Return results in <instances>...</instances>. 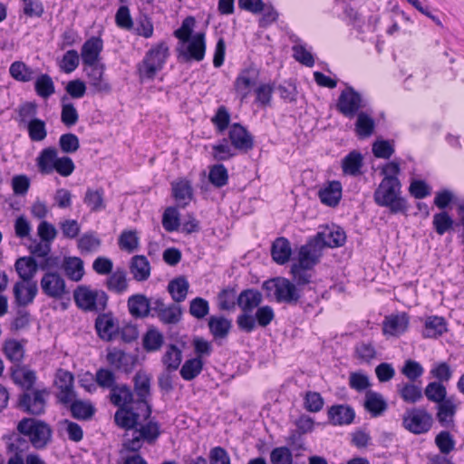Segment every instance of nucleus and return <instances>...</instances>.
<instances>
[{
	"instance_id": "nucleus-1",
	"label": "nucleus",
	"mask_w": 464,
	"mask_h": 464,
	"mask_svg": "<svg viewBox=\"0 0 464 464\" xmlns=\"http://www.w3.org/2000/svg\"><path fill=\"white\" fill-rule=\"evenodd\" d=\"M401 183L399 179H382L373 193L374 202L380 207H386L391 213H405L408 204L401 196Z\"/></svg>"
},
{
	"instance_id": "nucleus-2",
	"label": "nucleus",
	"mask_w": 464,
	"mask_h": 464,
	"mask_svg": "<svg viewBox=\"0 0 464 464\" xmlns=\"http://www.w3.org/2000/svg\"><path fill=\"white\" fill-rule=\"evenodd\" d=\"M17 431L23 435L35 450H44L52 441L51 426L39 419L23 418L17 424Z\"/></svg>"
},
{
	"instance_id": "nucleus-3",
	"label": "nucleus",
	"mask_w": 464,
	"mask_h": 464,
	"mask_svg": "<svg viewBox=\"0 0 464 464\" xmlns=\"http://www.w3.org/2000/svg\"><path fill=\"white\" fill-rule=\"evenodd\" d=\"M263 301L262 293L254 288L243 290L237 298V304L243 313L237 317L238 328L245 333H252L256 328L255 318L251 313L258 308Z\"/></svg>"
},
{
	"instance_id": "nucleus-4",
	"label": "nucleus",
	"mask_w": 464,
	"mask_h": 464,
	"mask_svg": "<svg viewBox=\"0 0 464 464\" xmlns=\"http://www.w3.org/2000/svg\"><path fill=\"white\" fill-rule=\"evenodd\" d=\"M169 55V46L165 42L153 45L145 54L142 62L138 64V72L141 80H152L162 70Z\"/></svg>"
},
{
	"instance_id": "nucleus-5",
	"label": "nucleus",
	"mask_w": 464,
	"mask_h": 464,
	"mask_svg": "<svg viewBox=\"0 0 464 464\" xmlns=\"http://www.w3.org/2000/svg\"><path fill=\"white\" fill-rule=\"evenodd\" d=\"M161 434L160 425L154 419L150 420L144 424H138L131 434V438L126 439L123 447L128 451H139L143 442L154 444Z\"/></svg>"
},
{
	"instance_id": "nucleus-6",
	"label": "nucleus",
	"mask_w": 464,
	"mask_h": 464,
	"mask_svg": "<svg viewBox=\"0 0 464 464\" xmlns=\"http://www.w3.org/2000/svg\"><path fill=\"white\" fill-rule=\"evenodd\" d=\"M75 304L86 312H101L107 306L108 295L102 290H92L86 285H79L73 292Z\"/></svg>"
},
{
	"instance_id": "nucleus-7",
	"label": "nucleus",
	"mask_w": 464,
	"mask_h": 464,
	"mask_svg": "<svg viewBox=\"0 0 464 464\" xmlns=\"http://www.w3.org/2000/svg\"><path fill=\"white\" fill-rule=\"evenodd\" d=\"M263 288L279 303L297 304L301 295L298 287L290 280L276 277L264 282Z\"/></svg>"
},
{
	"instance_id": "nucleus-8",
	"label": "nucleus",
	"mask_w": 464,
	"mask_h": 464,
	"mask_svg": "<svg viewBox=\"0 0 464 464\" xmlns=\"http://www.w3.org/2000/svg\"><path fill=\"white\" fill-rule=\"evenodd\" d=\"M432 424V415L423 408L409 409L402 417L403 428L416 435L427 433Z\"/></svg>"
},
{
	"instance_id": "nucleus-9",
	"label": "nucleus",
	"mask_w": 464,
	"mask_h": 464,
	"mask_svg": "<svg viewBox=\"0 0 464 464\" xmlns=\"http://www.w3.org/2000/svg\"><path fill=\"white\" fill-rule=\"evenodd\" d=\"M48 395L49 392L45 389L24 391L19 396L17 406L28 414L42 415L45 411Z\"/></svg>"
},
{
	"instance_id": "nucleus-10",
	"label": "nucleus",
	"mask_w": 464,
	"mask_h": 464,
	"mask_svg": "<svg viewBox=\"0 0 464 464\" xmlns=\"http://www.w3.org/2000/svg\"><path fill=\"white\" fill-rule=\"evenodd\" d=\"M365 107V102L353 87L347 86L339 95L336 108L343 116L353 118Z\"/></svg>"
},
{
	"instance_id": "nucleus-11",
	"label": "nucleus",
	"mask_w": 464,
	"mask_h": 464,
	"mask_svg": "<svg viewBox=\"0 0 464 464\" xmlns=\"http://www.w3.org/2000/svg\"><path fill=\"white\" fill-rule=\"evenodd\" d=\"M40 286L49 298L60 300L69 294L65 280L58 272H45L41 278Z\"/></svg>"
},
{
	"instance_id": "nucleus-12",
	"label": "nucleus",
	"mask_w": 464,
	"mask_h": 464,
	"mask_svg": "<svg viewBox=\"0 0 464 464\" xmlns=\"http://www.w3.org/2000/svg\"><path fill=\"white\" fill-rule=\"evenodd\" d=\"M182 308L177 304L167 305L162 298H154L151 316H156L163 324L175 325L182 319Z\"/></svg>"
},
{
	"instance_id": "nucleus-13",
	"label": "nucleus",
	"mask_w": 464,
	"mask_h": 464,
	"mask_svg": "<svg viewBox=\"0 0 464 464\" xmlns=\"http://www.w3.org/2000/svg\"><path fill=\"white\" fill-rule=\"evenodd\" d=\"M54 383L58 390L57 399L59 402L67 405L75 399L76 393L73 389L74 377L72 372L59 369L55 374Z\"/></svg>"
},
{
	"instance_id": "nucleus-14",
	"label": "nucleus",
	"mask_w": 464,
	"mask_h": 464,
	"mask_svg": "<svg viewBox=\"0 0 464 464\" xmlns=\"http://www.w3.org/2000/svg\"><path fill=\"white\" fill-rule=\"evenodd\" d=\"M259 76V71L253 66L246 68L240 72L234 82L236 93L243 102L250 93L251 88L256 84Z\"/></svg>"
},
{
	"instance_id": "nucleus-15",
	"label": "nucleus",
	"mask_w": 464,
	"mask_h": 464,
	"mask_svg": "<svg viewBox=\"0 0 464 464\" xmlns=\"http://www.w3.org/2000/svg\"><path fill=\"white\" fill-rule=\"evenodd\" d=\"M319 246L324 249V247H338L344 244L346 240L345 232L340 228H326L323 231L318 232L314 237H312Z\"/></svg>"
},
{
	"instance_id": "nucleus-16",
	"label": "nucleus",
	"mask_w": 464,
	"mask_h": 464,
	"mask_svg": "<svg viewBox=\"0 0 464 464\" xmlns=\"http://www.w3.org/2000/svg\"><path fill=\"white\" fill-rule=\"evenodd\" d=\"M150 380L149 376L140 372L134 376V389L139 397L137 403L145 407L144 419L147 420L151 415V407L147 401L150 396Z\"/></svg>"
},
{
	"instance_id": "nucleus-17",
	"label": "nucleus",
	"mask_w": 464,
	"mask_h": 464,
	"mask_svg": "<svg viewBox=\"0 0 464 464\" xmlns=\"http://www.w3.org/2000/svg\"><path fill=\"white\" fill-rule=\"evenodd\" d=\"M322 248L319 246L313 238L309 239L308 242L302 246L298 253L297 265L314 268L320 261L322 256Z\"/></svg>"
},
{
	"instance_id": "nucleus-18",
	"label": "nucleus",
	"mask_w": 464,
	"mask_h": 464,
	"mask_svg": "<svg viewBox=\"0 0 464 464\" xmlns=\"http://www.w3.org/2000/svg\"><path fill=\"white\" fill-rule=\"evenodd\" d=\"M85 71L89 84L94 89V92L101 93H109L111 92V85L103 77V64L94 63L92 65H86Z\"/></svg>"
},
{
	"instance_id": "nucleus-19",
	"label": "nucleus",
	"mask_w": 464,
	"mask_h": 464,
	"mask_svg": "<svg viewBox=\"0 0 464 464\" xmlns=\"http://www.w3.org/2000/svg\"><path fill=\"white\" fill-rule=\"evenodd\" d=\"M107 362L116 370L130 372L134 367L135 359L131 354L117 348L109 350L106 355Z\"/></svg>"
},
{
	"instance_id": "nucleus-20",
	"label": "nucleus",
	"mask_w": 464,
	"mask_h": 464,
	"mask_svg": "<svg viewBox=\"0 0 464 464\" xmlns=\"http://www.w3.org/2000/svg\"><path fill=\"white\" fill-rule=\"evenodd\" d=\"M37 284L34 281L25 282L22 280L16 282L14 286L15 302L20 306H25L31 304L37 295Z\"/></svg>"
},
{
	"instance_id": "nucleus-21",
	"label": "nucleus",
	"mask_w": 464,
	"mask_h": 464,
	"mask_svg": "<svg viewBox=\"0 0 464 464\" xmlns=\"http://www.w3.org/2000/svg\"><path fill=\"white\" fill-rule=\"evenodd\" d=\"M229 139L232 145L237 150L248 151L254 147L253 137L239 123H234L230 127Z\"/></svg>"
},
{
	"instance_id": "nucleus-22",
	"label": "nucleus",
	"mask_w": 464,
	"mask_h": 464,
	"mask_svg": "<svg viewBox=\"0 0 464 464\" xmlns=\"http://www.w3.org/2000/svg\"><path fill=\"white\" fill-rule=\"evenodd\" d=\"M153 299L147 298L144 295H134L128 299L130 314L136 318H145L152 314Z\"/></svg>"
},
{
	"instance_id": "nucleus-23",
	"label": "nucleus",
	"mask_w": 464,
	"mask_h": 464,
	"mask_svg": "<svg viewBox=\"0 0 464 464\" xmlns=\"http://www.w3.org/2000/svg\"><path fill=\"white\" fill-rule=\"evenodd\" d=\"M103 48V42L100 37L92 36L82 45L81 51L82 60L84 65L98 63L100 54Z\"/></svg>"
},
{
	"instance_id": "nucleus-24",
	"label": "nucleus",
	"mask_w": 464,
	"mask_h": 464,
	"mask_svg": "<svg viewBox=\"0 0 464 464\" xmlns=\"http://www.w3.org/2000/svg\"><path fill=\"white\" fill-rule=\"evenodd\" d=\"M328 419L334 425H349L354 418V410L346 404L333 405L328 409Z\"/></svg>"
},
{
	"instance_id": "nucleus-25",
	"label": "nucleus",
	"mask_w": 464,
	"mask_h": 464,
	"mask_svg": "<svg viewBox=\"0 0 464 464\" xmlns=\"http://www.w3.org/2000/svg\"><path fill=\"white\" fill-rule=\"evenodd\" d=\"M409 327V316L405 313L391 315L383 321L382 330L385 334L399 336Z\"/></svg>"
},
{
	"instance_id": "nucleus-26",
	"label": "nucleus",
	"mask_w": 464,
	"mask_h": 464,
	"mask_svg": "<svg viewBox=\"0 0 464 464\" xmlns=\"http://www.w3.org/2000/svg\"><path fill=\"white\" fill-rule=\"evenodd\" d=\"M172 196L181 207H186L193 198V188L187 179H179L171 183Z\"/></svg>"
},
{
	"instance_id": "nucleus-27",
	"label": "nucleus",
	"mask_w": 464,
	"mask_h": 464,
	"mask_svg": "<svg viewBox=\"0 0 464 464\" xmlns=\"http://www.w3.org/2000/svg\"><path fill=\"white\" fill-rule=\"evenodd\" d=\"M436 409V418L442 427L449 428L454 425L457 404L452 398L438 403Z\"/></svg>"
},
{
	"instance_id": "nucleus-28",
	"label": "nucleus",
	"mask_w": 464,
	"mask_h": 464,
	"mask_svg": "<svg viewBox=\"0 0 464 464\" xmlns=\"http://www.w3.org/2000/svg\"><path fill=\"white\" fill-rule=\"evenodd\" d=\"M208 326L215 340H223L227 337L232 322L222 315H212L208 318Z\"/></svg>"
},
{
	"instance_id": "nucleus-29",
	"label": "nucleus",
	"mask_w": 464,
	"mask_h": 464,
	"mask_svg": "<svg viewBox=\"0 0 464 464\" xmlns=\"http://www.w3.org/2000/svg\"><path fill=\"white\" fill-rule=\"evenodd\" d=\"M396 392L401 399L406 403L414 404L420 401L423 397L421 386L411 382L397 384Z\"/></svg>"
},
{
	"instance_id": "nucleus-30",
	"label": "nucleus",
	"mask_w": 464,
	"mask_h": 464,
	"mask_svg": "<svg viewBox=\"0 0 464 464\" xmlns=\"http://www.w3.org/2000/svg\"><path fill=\"white\" fill-rule=\"evenodd\" d=\"M109 399L118 409L128 407L133 401V393L127 384H116L110 390Z\"/></svg>"
},
{
	"instance_id": "nucleus-31",
	"label": "nucleus",
	"mask_w": 464,
	"mask_h": 464,
	"mask_svg": "<svg viewBox=\"0 0 464 464\" xmlns=\"http://www.w3.org/2000/svg\"><path fill=\"white\" fill-rule=\"evenodd\" d=\"M363 406L372 417L382 415L388 407L383 396L373 391L366 392Z\"/></svg>"
},
{
	"instance_id": "nucleus-32",
	"label": "nucleus",
	"mask_w": 464,
	"mask_h": 464,
	"mask_svg": "<svg viewBox=\"0 0 464 464\" xmlns=\"http://www.w3.org/2000/svg\"><path fill=\"white\" fill-rule=\"evenodd\" d=\"M140 415L133 411L130 407L119 408L114 414L116 424L127 431L136 429Z\"/></svg>"
},
{
	"instance_id": "nucleus-33",
	"label": "nucleus",
	"mask_w": 464,
	"mask_h": 464,
	"mask_svg": "<svg viewBox=\"0 0 464 464\" xmlns=\"http://www.w3.org/2000/svg\"><path fill=\"white\" fill-rule=\"evenodd\" d=\"M445 332H447V323L443 317L431 315L425 319L422 330L424 338H438Z\"/></svg>"
},
{
	"instance_id": "nucleus-34",
	"label": "nucleus",
	"mask_w": 464,
	"mask_h": 464,
	"mask_svg": "<svg viewBox=\"0 0 464 464\" xmlns=\"http://www.w3.org/2000/svg\"><path fill=\"white\" fill-rule=\"evenodd\" d=\"M182 349L176 344L169 343L166 346V351L161 357L165 370L169 372L177 371L182 362Z\"/></svg>"
},
{
	"instance_id": "nucleus-35",
	"label": "nucleus",
	"mask_w": 464,
	"mask_h": 464,
	"mask_svg": "<svg viewBox=\"0 0 464 464\" xmlns=\"http://www.w3.org/2000/svg\"><path fill=\"white\" fill-rule=\"evenodd\" d=\"M271 255L276 263L279 265L287 263L292 255V248L289 240L285 237L276 238L272 244Z\"/></svg>"
},
{
	"instance_id": "nucleus-36",
	"label": "nucleus",
	"mask_w": 464,
	"mask_h": 464,
	"mask_svg": "<svg viewBox=\"0 0 464 464\" xmlns=\"http://www.w3.org/2000/svg\"><path fill=\"white\" fill-rule=\"evenodd\" d=\"M318 197L324 205L334 207L342 198V185L339 181H332L318 192Z\"/></svg>"
},
{
	"instance_id": "nucleus-37",
	"label": "nucleus",
	"mask_w": 464,
	"mask_h": 464,
	"mask_svg": "<svg viewBox=\"0 0 464 464\" xmlns=\"http://www.w3.org/2000/svg\"><path fill=\"white\" fill-rule=\"evenodd\" d=\"M14 266L17 274L25 282L32 281L38 271V265L34 256L20 257Z\"/></svg>"
},
{
	"instance_id": "nucleus-38",
	"label": "nucleus",
	"mask_w": 464,
	"mask_h": 464,
	"mask_svg": "<svg viewBox=\"0 0 464 464\" xmlns=\"http://www.w3.org/2000/svg\"><path fill=\"white\" fill-rule=\"evenodd\" d=\"M95 327L99 336L106 341H111L116 334L118 326L110 314H100L95 321Z\"/></svg>"
},
{
	"instance_id": "nucleus-39",
	"label": "nucleus",
	"mask_w": 464,
	"mask_h": 464,
	"mask_svg": "<svg viewBox=\"0 0 464 464\" xmlns=\"http://www.w3.org/2000/svg\"><path fill=\"white\" fill-rule=\"evenodd\" d=\"M130 273L137 281H145L150 276V265L143 255H137L131 258L130 266Z\"/></svg>"
},
{
	"instance_id": "nucleus-40",
	"label": "nucleus",
	"mask_w": 464,
	"mask_h": 464,
	"mask_svg": "<svg viewBox=\"0 0 464 464\" xmlns=\"http://www.w3.org/2000/svg\"><path fill=\"white\" fill-rule=\"evenodd\" d=\"M205 52V34L198 33L190 39V41H188L187 52L184 55L187 59H193L199 62L204 59Z\"/></svg>"
},
{
	"instance_id": "nucleus-41",
	"label": "nucleus",
	"mask_w": 464,
	"mask_h": 464,
	"mask_svg": "<svg viewBox=\"0 0 464 464\" xmlns=\"http://www.w3.org/2000/svg\"><path fill=\"white\" fill-rule=\"evenodd\" d=\"M58 152L55 148L48 147L44 149L36 159V164L39 171L43 174H50L53 171Z\"/></svg>"
},
{
	"instance_id": "nucleus-42",
	"label": "nucleus",
	"mask_w": 464,
	"mask_h": 464,
	"mask_svg": "<svg viewBox=\"0 0 464 464\" xmlns=\"http://www.w3.org/2000/svg\"><path fill=\"white\" fill-rule=\"evenodd\" d=\"M362 164V155L357 150H353L342 160L343 171L347 175L357 176L361 174Z\"/></svg>"
},
{
	"instance_id": "nucleus-43",
	"label": "nucleus",
	"mask_w": 464,
	"mask_h": 464,
	"mask_svg": "<svg viewBox=\"0 0 464 464\" xmlns=\"http://www.w3.org/2000/svg\"><path fill=\"white\" fill-rule=\"evenodd\" d=\"M101 245L102 240L94 231H88L82 234L77 240V246L82 254L96 252Z\"/></svg>"
},
{
	"instance_id": "nucleus-44",
	"label": "nucleus",
	"mask_w": 464,
	"mask_h": 464,
	"mask_svg": "<svg viewBox=\"0 0 464 464\" xmlns=\"http://www.w3.org/2000/svg\"><path fill=\"white\" fill-rule=\"evenodd\" d=\"M189 284L184 276L171 280L168 285V291L176 303L183 302L188 295Z\"/></svg>"
},
{
	"instance_id": "nucleus-45",
	"label": "nucleus",
	"mask_w": 464,
	"mask_h": 464,
	"mask_svg": "<svg viewBox=\"0 0 464 464\" xmlns=\"http://www.w3.org/2000/svg\"><path fill=\"white\" fill-rule=\"evenodd\" d=\"M63 268L65 275L72 281H80L83 275V262L80 257H66L64 258Z\"/></svg>"
},
{
	"instance_id": "nucleus-46",
	"label": "nucleus",
	"mask_w": 464,
	"mask_h": 464,
	"mask_svg": "<svg viewBox=\"0 0 464 464\" xmlns=\"http://www.w3.org/2000/svg\"><path fill=\"white\" fill-rule=\"evenodd\" d=\"M105 285L111 292L122 294L128 288L126 272L123 269H117L113 273H111L106 279Z\"/></svg>"
},
{
	"instance_id": "nucleus-47",
	"label": "nucleus",
	"mask_w": 464,
	"mask_h": 464,
	"mask_svg": "<svg viewBox=\"0 0 464 464\" xmlns=\"http://www.w3.org/2000/svg\"><path fill=\"white\" fill-rule=\"evenodd\" d=\"M83 202L92 212H99L106 208L104 202V193L102 188H88L86 190Z\"/></svg>"
},
{
	"instance_id": "nucleus-48",
	"label": "nucleus",
	"mask_w": 464,
	"mask_h": 464,
	"mask_svg": "<svg viewBox=\"0 0 464 464\" xmlns=\"http://www.w3.org/2000/svg\"><path fill=\"white\" fill-rule=\"evenodd\" d=\"M17 121L19 122V125L24 128L38 119V106L35 102H27L21 104L17 110Z\"/></svg>"
},
{
	"instance_id": "nucleus-49",
	"label": "nucleus",
	"mask_w": 464,
	"mask_h": 464,
	"mask_svg": "<svg viewBox=\"0 0 464 464\" xmlns=\"http://www.w3.org/2000/svg\"><path fill=\"white\" fill-rule=\"evenodd\" d=\"M10 75L16 81L28 82L34 78V71L24 62H14L9 67Z\"/></svg>"
},
{
	"instance_id": "nucleus-50",
	"label": "nucleus",
	"mask_w": 464,
	"mask_h": 464,
	"mask_svg": "<svg viewBox=\"0 0 464 464\" xmlns=\"http://www.w3.org/2000/svg\"><path fill=\"white\" fill-rule=\"evenodd\" d=\"M3 350L6 358L13 362H20L24 356V344L15 339L5 340Z\"/></svg>"
},
{
	"instance_id": "nucleus-51",
	"label": "nucleus",
	"mask_w": 464,
	"mask_h": 464,
	"mask_svg": "<svg viewBox=\"0 0 464 464\" xmlns=\"http://www.w3.org/2000/svg\"><path fill=\"white\" fill-rule=\"evenodd\" d=\"M357 115L355 131L360 138L370 137L375 127L374 120L366 112L361 111Z\"/></svg>"
},
{
	"instance_id": "nucleus-52",
	"label": "nucleus",
	"mask_w": 464,
	"mask_h": 464,
	"mask_svg": "<svg viewBox=\"0 0 464 464\" xmlns=\"http://www.w3.org/2000/svg\"><path fill=\"white\" fill-rule=\"evenodd\" d=\"M422 392L430 401L437 404L449 399L447 398L446 386L439 382L428 383Z\"/></svg>"
},
{
	"instance_id": "nucleus-53",
	"label": "nucleus",
	"mask_w": 464,
	"mask_h": 464,
	"mask_svg": "<svg viewBox=\"0 0 464 464\" xmlns=\"http://www.w3.org/2000/svg\"><path fill=\"white\" fill-rule=\"evenodd\" d=\"M203 361L201 358L195 357L187 360L180 369V376L186 381L195 379L203 370Z\"/></svg>"
},
{
	"instance_id": "nucleus-54",
	"label": "nucleus",
	"mask_w": 464,
	"mask_h": 464,
	"mask_svg": "<svg viewBox=\"0 0 464 464\" xmlns=\"http://www.w3.org/2000/svg\"><path fill=\"white\" fill-rule=\"evenodd\" d=\"M164 343L163 334L156 328L149 329L142 339L143 348L147 352L159 351Z\"/></svg>"
},
{
	"instance_id": "nucleus-55",
	"label": "nucleus",
	"mask_w": 464,
	"mask_h": 464,
	"mask_svg": "<svg viewBox=\"0 0 464 464\" xmlns=\"http://www.w3.org/2000/svg\"><path fill=\"white\" fill-rule=\"evenodd\" d=\"M95 382L96 387L99 386L100 388L103 390H111L113 388L116 384V374L115 372L106 367H101L99 368L95 374Z\"/></svg>"
},
{
	"instance_id": "nucleus-56",
	"label": "nucleus",
	"mask_w": 464,
	"mask_h": 464,
	"mask_svg": "<svg viewBox=\"0 0 464 464\" xmlns=\"http://www.w3.org/2000/svg\"><path fill=\"white\" fill-rule=\"evenodd\" d=\"M69 404H71L72 417L78 420H89L95 412L94 407L90 402L73 399Z\"/></svg>"
},
{
	"instance_id": "nucleus-57",
	"label": "nucleus",
	"mask_w": 464,
	"mask_h": 464,
	"mask_svg": "<svg viewBox=\"0 0 464 464\" xmlns=\"http://www.w3.org/2000/svg\"><path fill=\"white\" fill-rule=\"evenodd\" d=\"M34 90L40 97L49 98L55 92L54 84L48 74H41L34 82Z\"/></svg>"
},
{
	"instance_id": "nucleus-58",
	"label": "nucleus",
	"mask_w": 464,
	"mask_h": 464,
	"mask_svg": "<svg viewBox=\"0 0 464 464\" xmlns=\"http://www.w3.org/2000/svg\"><path fill=\"white\" fill-rule=\"evenodd\" d=\"M401 372L409 380V382H415L420 378L424 372L422 365L414 360H406Z\"/></svg>"
},
{
	"instance_id": "nucleus-59",
	"label": "nucleus",
	"mask_w": 464,
	"mask_h": 464,
	"mask_svg": "<svg viewBox=\"0 0 464 464\" xmlns=\"http://www.w3.org/2000/svg\"><path fill=\"white\" fill-rule=\"evenodd\" d=\"M28 136L32 141L39 142L47 137L46 123L41 119L31 122L26 127Z\"/></svg>"
},
{
	"instance_id": "nucleus-60",
	"label": "nucleus",
	"mask_w": 464,
	"mask_h": 464,
	"mask_svg": "<svg viewBox=\"0 0 464 464\" xmlns=\"http://www.w3.org/2000/svg\"><path fill=\"white\" fill-rule=\"evenodd\" d=\"M162 226L168 232H173L178 230L180 226L179 213L175 207H169L163 213L162 216Z\"/></svg>"
},
{
	"instance_id": "nucleus-61",
	"label": "nucleus",
	"mask_w": 464,
	"mask_h": 464,
	"mask_svg": "<svg viewBox=\"0 0 464 464\" xmlns=\"http://www.w3.org/2000/svg\"><path fill=\"white\" fill-rule=\"evenodd\" d=\"M313 268L303 266L297 264H293L291 266V274L293 275V280L296 286H302L309 284Z\"/></svg>"
},
{
	"instance_id": "nucleus-62",
	"label": "nucleus",
	"mask_w": 464,
	"mask_h": 464,
	"mask_svg": "<svg viewBox=\"0 0 464 464\" xmlns=\"http://www.w3.org/2000/svg\"><path fill=\"white\" fill-rule=\"evenodd\" d=\"M210 183L216 188H222L227 185L228 180V173L222 164L214 165L208 174Z\"/></svg>"
},
{
	"instance_id": "nucleus-63",
	"label": "nucleus",
	"mask_w": 464,
	"mask_h": 464,
	"mask_svg": "<svg viewBox=\"0 0 464 464\" xmlns=\"http://www.w3.org/2000/svg\"><path fill=\"white\" fill-rule=\"evenodd\" d=\"M237 292L235 288L227 287L223 289L218 295V307L220 310H233L237 304Z\"/></svg>"
},
{
	"instance_id": "nucleus-64",
	"label": "nucleus",
	"mask_w": 464,
	"mask_h": 464,
	"mask_svg": "<svg viewBox=\"0 0 464 464\" xmlns=\"http://www.w3.org/2000/svg\"><path fill=\"white\" fill-rule=\"evenodd\" d=\"M270 461L272 464H292V452L287 447L275 448L270 452Z\"/></svg>"
}]
</instances>
